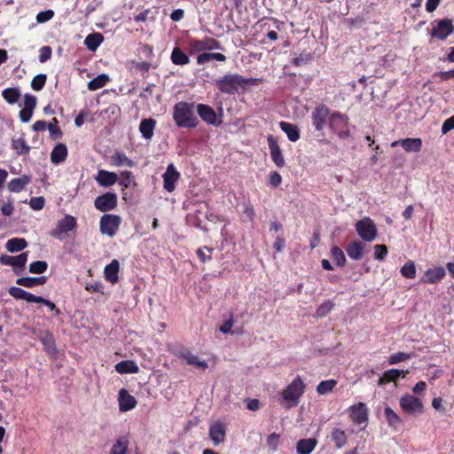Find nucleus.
<instances>
[{
	"instance_id": "nucleus-42",
	"label": "nucleus",
	"mask_w": 454,
	"mask_h": 454,
	"mask_svg": "<svg viewBox=\"0 0 454 454\" xmlns=\"http://www.w3.org/2000/svg\"><path fill=\"white\" fill-rule=\"evenodd\" d=\"M171 60L176 65H186L189 63V57L178 47H175L171 53Z\"/></svg>"
},
{
	"instance_id": "nucleus-18",
	"label": "nucleus",
	"mask_w": 454,
	"mask_h": 454,
	"mask_svg": "<svg viewBox=\"0 0 454 454\" xmlns=\"http://www.w3.org/2000/svg\"><path fill=\"white\" fill-rule=\"evenodd\" d=\"M137 405V400L134 396L129 394V392L121 388L119 391V407L121 411H128L135 408Z\"/></svg>"
},
{
	"instance_id": "nucleus-12",
	"label": "nucleus",
	"mask_w": 454,
	"mask_h": 454,
	"mask_svg": "<svg viewBox=\"0 0 454 454\" xmlns=\"http://www.w3.org/2000/svg\"><path fill=\"white\" fill-rule=\"evenodd\" d=\"M197 112L203 121L209 125L218 127L222 124L221 118L217 117L215 111L208 105L199 104Z\"/></svg>"
},
{
	"instance_id": "nucleus-30",
	"label": "nucleus",
	"mask_w": 454,
	"mask_h": 454,
	"mask_svg": "<svg viewBox=\"0 0 454 454\" xmlns=\"http://www.w3.org/2000/svg\"><path fill=\"white\" fill-rule=\"evenodd\" d=\"M364 247L360 241L351 242L346 248V252L349 258L358 261L363 257Z\"/></svg>"
},
{
	"instance_id": "nucleus-50",
	"label": "nucleus",
	"mask_w": 454,
	"mask_h": 454,
	"mask_svg": "<svg viewBox=\"0 0 454 454\" xmlns=\"http://www.w3.org/2000/svg\"><path fill=\"white\" fill-rule=\"evenodd\" d=\"M119 184L123 188L129 187L132 184L135 185L136 183L132 178V173L130 171H122L121 173V179L119 180Z\"/></svg>"
},
{
	"instance_id": "nucleus-23",
	"label": "nucleus",
	"mask_w": 454,
	"mask_h": 454,
	"mask_svg": "<svg viewBox=\"0 0 454 454\" xmlns=\"http://www.w3.org/2000/svg\"><path fill=\"white\" fill-rule=\"evenodd\" d=\"M47 281V277L41 276V277H25V278H19L16 279V284L20 286H25L27 288H32L36 286H42L44 285Z\"/></svg>"
},
{
	"instance_id": "nucleus-1",
	"label": "nucleus",
	"mask_w": 454,
	"mask_h": 454,
	"mask_svg": "<svg viewBox=\"0 0 454 454\" xmlns=\"http://www.w3.org/2000/svg\"><path fill=\"white\" fill-rule=\"evenodd\" d=\"M193 104L178 102L173 108V119L181 128H195L199 121L193 113Z\"/></svg>"
},
{
	"instance_id": "nucleus-7",
	"label": "nucleus",
	"mask_w": 454,
	"mask_h": 454,
	"mask_svg": "<svg viewBox=\"0 0 454 454\" xmlns=\"http://www.w3.org/2000/svg\"><path fill=\"white\" fill-rule=\"evenodd\" d=\"M76 227V220L74 216L66 215L65 217L59 220L55 229L50 231V235L59 240L66 238L68 231H74Z\"/></svg>"
},
{
	"instance_id": "nucleus-57",
	"label": "nucleus",
	"mask_w": 454,
	"mask_h": 454,
	"mask_svg": "<svg viewBox=\"0 0 454 454\" xmlns=\"http://www.w3.org/2000/svg\"><path fill=\"white\" fill-rule=\"evenodd\" d=\"M387 254V248L385 245L374 246V256L377 260H383Z\"/></svg>"
},
{
	"instance_id": "nucleus-27",
	"label": "nucleus",
	"mask_w": 454,
	"mask_h": 454,
	"mask_svg": "<svg viewBox=\"0 0 454 454\" xmlns=\"http://www.w3.org/2000/svg\"><path fill=\"white\" fill-rule=\"evenodd\" d=\"M156 121L152 118L142 120L139 125V131L141 132L143 137L145 139H151L153 136Z\"/></svg>"
},
{
	"instance_id": "nucleus-48",
	"label": "nucleus",
	"mask_w": 454,
	"mask_h": 454,
	"mask_svg": "<svg viewBox=\"0 0 454 454\" xmlns=\"http://www.w3.org/2000/svg\"><path fill=\"white\" fill-rule=\"evenodd\" d=\"M46 80L47 76L44 74H39L35 75L31 82L32 89L36 91L43 90L46 82Z\"/></svg>"
},
{
	"instance_id": "nucleus-6",
	"label": "nucleus",
	"mask_w": 454,
	"mask_h": 454,
	"mask_svg": "<svg viewBox=\"0 0 454 454\" xmlns=\"http://www.w3.org/2000/svg\"><path fill=\"white\" fill-rule=\"evenodd\" d=\"M399 403L402 410L408 414L414 415L424 411L421 399L411 394L401 396Z\"/></svg>"
},
{
	"instance_id": "nucleus-55",
	"label": "nucleus",
	"mask_w": 454,
	"mask_h": 454,
	"mask_svg": "<svg viewBox=\"0 0 454 454\" xmlns=\"http://www.w3.org/2000/svg\"><path fill=\"white\" fill-rule=\"evenodd\" d=\"M53 16H54V12L52 10L40 12L36 15V21L38 23H44V22L51 20Z\"/></svg>"
},
{
	"instance_id": "nucleus-20",
	"label": "nucleus",
	"mask_w": 454,
	"mask_h": 454,
	"mask_svg": "<svg viewBox=\"0 0 454 454\" xmlns=\"http://www.w3.org/2000/svg\"><path fill=\"white\" fill-rule=\"evenodd\" d=\"M97 183L103 187H109L114 185L118 181V176L114 172L106 170H98L97 176L95 177Z\"/></svg>"
},
{
	"instance_id": "nucleus-46",
	"label": "nucleus",
	"mask_w": 454,
	"mask_h": 454,
	"mask_svg": "<svg viewBox=\"0 0 454 454\" xmlns=\"http://www.w3.org/2000/svg\"><path fill=\"white\" fill-rule=\"evenodd\" d=\"M401 274L407 278H414L416 276V266L413 261H409L401 269Z\"/></svg>"
},
{
	"instance_id": "nucleus-8",
	"label": "nucleus",
	"mask_w": 454,
	"mask_h": 454,
	"mask_svg": "<svg viewBox=\"0 0 454 454\" xmlns=\"http://www.w3.org/2000/svg\"><path fill=\"white\" fill-rule=\"evenodd\" d=\"M121 223V218L119 215L106 214L100 218V231L105 235L114 237L119 230Z\"/></svg>"
},
{
	"instance_id": "nucleus-60",
	"label": "nucleus",
	"mask_w": 454,
	"mask_h": 454,
	"mask_svg": "<svg viewBox=\"0 0 454 454\" xmlns=\"http://www.w3.org/2000/svg\"><path fill=\"white\" fill-rule=\"evenodd\" d=\"M212 250L208 248L207 247H204L203 248H198L197 249V254L201 260L202 262H206L211 259V254Z\"/></svg>"
},
{
	"instance_id": "nucleus-17",
	"label": "nucleus",
	"mask_w": 454,
	"mask_h": 454,
	"mask_svg": "<svg viewBox=\"0 0 454 454\" xmlns=\"http://www.w3.org/2000/svg\"><path fill=\"white\" fill-rule=\"evenodd\" d=\"M446 272L443 267H434L426 270L424 277L420 279L422 283L436 284L445 276Z\"/></svg>"
},
{
	"instance_id": "nucleus-45",
	"label": "nucleus",
	"mask_w": 454,
	"mask_h": 454,
	"mask_svg": "<svg viewBox=\"0 0 454 454\" xmlns=\"http://www.w3.org/2000/svg\"><path fill=\"white\" fill-rule=\"evenodd\" d=\"M337 381L335 380H327L321 381L317 386V392L319 395H326L333 391V389L336 387Z\"/></svg>"
},
{
	"instance_id": "nucleus-9",
	"label": "nucleus",
	"mask_w": 454,
	"mask_h": 454,
	"mask_svg": "<svg viewBox=\"0 0 454 454\" xmlns=\"http://www.w3.org/2000/svg\"><path fill=\"white\" fill-rule=\"evenodd\" d=\"M454 31L452 20L450 19H443L441 20H434L431 30V35L440 40H445Z\"/></svg>"
},
{
	"instance_id": "nucleus-47",
	"label": "nucleus",
	"mask_w": 454,
	"mask_h": 454,
	"mask_svg": "<svg viewBox=\"0 0 454 454\" xmlns=\"http://www.w3.org/2000/svg\"><path fill=\"white\" fill-rule=\"evenodd\" d=\"M331 254L337 265L344 266L346 262V257L343 251L340 247L336 246L333 247L331 249Z\"/></svg>"
},
{
	"instance_id": "nucleus-14",
	"label": "nucleus",
	"mask_w": 454,
	"mask_h": 454,
	"mask_svg": "<svg viewBox=\"0 0 454 454\" xmlns=\"http://www.w3.org/2000/svg\"><path fill=\"white\" fill-rule=\"evenodd\" d=\"M180 174L176 169L175 166L173 164H169L167 167L166 172L163 174V186L166 191L168 192H172L176 185L175 184L179 179Z\"/></svg>"
},
{
	"instance_id": "nucleus-37",
	"label": "nucleus",
	"mask_w": 454,
	"mask_h": 454,
	"mask_svg": "<svg viewBox=\"0 0 454 454\" xmlns=\"http://www.w3.org/2000/svg\"><path fill=\"white\" fill-rule=\"evenodd\" d=\"M129 440L125 436H121L113 444L109 454H128Z\"/></svg>"
},
{
	"instance_id": "nucleus-19",
	"label": "nucleus",
	"mask_w": 454,
	"mask_h": 454,
	"mask_svg": "<svg viewBox=\"0 0 454 454\" xmlns=\"http://www.w3.org/2000/svg\"><path fill=\"white\" fill-rule=\"evenodd\" d=\"M209 436L215 445L223 442L225 438V427L223 423L215 422L209 427Z\"/></svg>"
},
{
	"instance_id": "nucleus-3",
	"label": "nucleus",
	"mask_w": 454,
	"mask_h": 454,
	"mask_svg": "<svg viewBox=\"0 0 454 454\" xmlns=\"http://www.w3.org/2000/svg\"><path fill=\"white\" fill-rule=\"evenodd\" d=\"M248 82L239 74H228L217 80L216 86L223 93L233 94L239 89H245Z\"/></svg>"
},
{
	"instance_id": "nucleus-26",
	"label": "nucleus",
	"mask_w": 454,
	"mask_h": 454,
	"mask_svg": "<svg viewBox=\"0 0 454 454\" xmlns=\"http://www.w3.org/2000/svg\"><path fill=\"white\" fill-rule=\"evenodd\" d=\"M317 441L314 438L301 439L296 444L298 454H310L316 448Z\"/></svg>"
},
{
	"instance_id": "nucleus-36",
	"label": "nucleus",
	"mask_w": 454,
	"mask_h": 454,
	"mask_svg": "<svg viewBox=\"0 0 454 454\" xmlns=\"http://www.w3.org/2000/svg\"><path fill=\"white\" fill-rule=\"evenodd\" d=\"M331 438L337 449L343 448L348 442V435L346 432L340 428H333L331 433Z\"/></svg>"
},
{
	"instance_id": "nucleus-53",
	"label": "nucleus",
	"mask_w": 454,
	"mask_h": 454,
	"mask_svg": "<svg viewBox=\"0 0 454 454\" xmlns=\"http://www.w3.org/2000/svg\"><path fill=\"white\" fill-rule=\"evenodd\" d=\"M58 120L56 118H53L51 121L48 124V129L51 133V136L56 139L62 136V132L60 129L58 127Z\"/></svg>"
},
{
	"instance_id": "nucleus-16",
	"label": "nucleus",
	"mask_w": 454,
	"mask_h": 454,
	"mask_svg": "<svg viewBox=\"0 0 454 454\" xmlns=\"http://www.w3.org/2000/svg\"><path fill=\"white\" fill-rule=\"evenodd\" d=\"M268 145L273 162L277 167L283 168L286 164V161L277 140L272 136L268 137Z\"/></svg>"
},
{
	"instance_id": "nucleus-43",
	"label": "nucleus",
	"mask_w": 454,
	"mask_h": 454,
	"mask_svg": "<svg viewBox=\"0 0 454 454\" xmlns=\"http://www.w3.org/2000/svg\"><path fill=\"white\" fill-rule=\"evenodd\" d=\"M12 147L19 155L28 153L30 151V146L26 143L25 139L22 137L12 138Z\"/></svg>"
},
{
	"instance_id": "nucleus-11",
	"label": "nucleus",
	"mask_w": 454,
	"mask_h": 454,
	"mask_svg": "<svg viewBox=\"0 0 454 454\" xmlns=\"http://www.w3.org/2000/svg\"><path fill=\"white\" fill-rule=\"evenodd\" d=\"M117 195L114 192H106L96 198L95 207L100 212L114 210L117 207Z\"/></svg>"
},
{
	"instance_id": "nucleus-5",
	"label": "nucleus",
	"mask_w": 454,
	"mask_h": 454,
	"mask_svg": "<svg viewBox=\"0 0 454 454\" xmlns=\"http://www.w3.org/2000/svg\"><path fill=\"white\" fill-rule=\"evenodd\" d=\"M356 231L359 237L367 242H372L376 239L377 228L373 221L369 217H364L356 223Z\"/></svg>"
},
{
	"instance_id": "nucleus-35",
	"label": "nucleus",
	"mask_w": 454,
	"mask_h": 454,
	"mask_svg": "<svg viewBox=\"0 0 454 454\" xmlns=\"http://www.w3.org/2000/svg\"><path fill=\"white\" fill-rule=\"evenodd\" d=\"M104 36L100 33H92L86 36L84 44L88 50L95 51L102 43Z\"/></svg>"
},
{
	"instance_id": "nucleus-41",
	"label": "nucleus",
	"mask_w": 454,
	"mask_h": 454,
	"mask_svg": "<svg viewBox=\"0 0 454 454\" xmlns=\"http://www.w3.org/2000/svg\"><path fill=\"white\" fill-rule=\"evenodd\" d=\"M192 46L197 51H203V50H213V49H219L220 45L217 41L212 38H207L204 40H199L192 43Z\"/></svg>"
},
{
	"instance_id": "nucleus-51",
	"label": "nucleus",
	"mask_w": 454,
	"mask_h": 454,
	"mask_svg": "<svg viewBox=\"0 0 454 454\" xmlns=\"http://www.w3.org/2000/svg\"><path fill=\"white\" fill-rule=\"evenodd\" d=\"M411 356H412L411 354H408V353H404V352H397V353L392 354L388 357L387 362L389 364H396L400 362L410 359Z\"/></svg>"
},
{
	"instance_id": "nucleus-59",
	"label": "nucleus",
	"mask_w": 454,
	"mask_h": 454,
	"mask_svg": "<svg viewBox=\"0 0 454 454\" xmlns=\"http://www.w3.org/2000/svg\"><path fill=\"white\" fill-rule=\"evenodd\" d=\"M51 48L50 46H43L40 49L39 61L44 63L51 58Z\"/></svg>"
},
{
	"instance_id": "nucleus-31",
	"label": "nucleus",
	"mask_w": 454,
	"mask_h": 454,
	"mask_svg": "<svg viewBox=\"0 0 454 454\" xmlns=\"http://www.w3.org/2000/svg\"><path fill=\"white\" fill-rule=\"evenodd\" d=\"M281 129L286 134L288 139L292 142H296L300 138V131L296 125L286 121L279 123Z\"/></svg>"
},
{
	"instance_id": "nucleus-25",
	"label": "nucleus",
	"mask_w": 454,
	"mask_h": 454,
	"mask_svg": "<svg viewBox=\"0 0 454 454\" xmlns=\"http://www.w3.org/2000/svg\"><path fill=\"white\" fill-rule=\"evenodd\" d=\"M408 371L390 369L383 373L379 379L380 385H385L387 383L395 381L399 377H405Z\"/></svg>"
},
{
	"instance_id": "nucleus-2",
	"label": "nucleus",
	"mask_w": 454,
	"mask_h": 454,
	"mask_svg": "<svg viewBox=\"0 0 454 454\" xmlns=\"http://www.w3.org/2000/svg\"><path fill=\"white\" fill-rule=\"evenodd\" d=\"M305 391V384L301 377H296L282 392L285 407L291 409L298 405Z\"/></svg>"
},
{
	"instance_id": "nucleus-29",
	"label": "nucleus",
	"mask_w": 454,
	"mask_h": 454,
	"mask_svg": "<svg viewBox=\"0 0 454 454\" xmlns=\"http://www.w3.org/2000/svg\"><path fill=\"white\" fill-rule=\"evenodd\" d=\"M67 156V147L64 144L57 145L51 151V160L54 164L63 162Z\"/></svg>"
},
{
	"instance_id": "nucleus-64",
	"label": "nucleus",
	"mask_w": 454,
	"mask_h": 454,
	"mask_svg": "<svg viewBox=\"0 0 454 454\" xmlns=\"http://www.w3.org/2000/svg\"><path fill=\"white\" fill-rule=\"evenodd\" d=\"M33 115V111L27 108H23L20 111V119L22 122L26 123L28 122Z\"/></svg>"
},
{
	"instance_id": "nucleus-32",
	"label": "nucleus",
	"mask_w": 454,
	"mask_h": 454,
	"mask_svg": "<svg viewBox=\"0 0 454 454\" xmlns=\"http://www.w3.org/2000/svg\"><path fill=\"white\" fill-rule=\"evenodd\" d=\"M401 146L407 153H418L421 150L422 140L418 137L401 139Z\"/></svg>"
},
{
	"instance_id": "nucleus-38",
	"label": "nucleus",
	"mask_w": 454,
	"mask_h": 454,
	"mask_svg": "<svg viewBox=\"0 0 454 454\" xmlns=\"http://www.w3.org/2000/svg\"><path fill=\"white\" fill-rule=\"evenodd\" d=\"M111 160H112L113 165H114L116 167L126 166V167L133 168L135 166V162L132 160H130L129 158H128L123 153H121V152H115L112 155Z\"/></svg>"
},
{
	"instance_id": "nucleus-40",
	"label": "nucleus",
	"mask_w": 454,
	"mask_h": 454,
	"mask_svg": "<svg viewBox=\"0 0 454 454\" xmlns=\"http://www.w3.org/2000/svg\"><path fill=\"white\" fill-rule=\"evenodd\" d=\"M2 96L8 104L14 105L20 98L21 93L19 88L13 87L4 89L2 91Z\"/></svg>"
},
{
	"instance_id": "nucleus-24",
	"label": "nucleus",
	"mask_w": 454,
	"mask_h": 454,
	"mask_svg": "<svg viewBox=\"0 0 454 454\" xmlns=\"http://www.w3.org/2000/svg\"><path fill=\"white\" fill-rule=\"evenodd\" d=\"M9 294L16 300H24L27 302H35L37 296L17 286L9 288Z\"/></svg>"
},
{
	"instance_id": "nucleus-63",
	"label": "nucleus",
	"mask_w": 454,
	"mask_h": 454,
	"mask_svg": "<svg viewBox=\"0 0 454 454\" xmlns=\"http://www.w3.org/2000/svg\"><path fill=\"white\" fill-rule=\"evenodd\" d=\"M454 129V114L444 121L442 125V133L446 134Z\"/></svg>"
},
{
	"instance_id": "nucleus-28",
	"label": "nucleus",
	"mask_w": 454,
	"mask_h": 454,
	"mask_svg": "<svg viewBox=\"0 0 454 454\" xmlns=\"http://www.w3.org/2000/svg\"><path fill=\"white\" fill-rule=\"evenodd\" d=\"M115 370L120 374L137 373L139 367L133 360H124L115 364Z\"/></svg>"
},
{
	"instance_id": "nucleus-34",
	"label": "nucleus",
	"mask_w": 454,
	"mask_h": 454,
	"mask_svg": "<svg viewBox=\"0 0 454 454\" xmlns=\"http://www.w3.org/2000/svg\"><path fill=\"white\" fill-rule=\"evenodd\" d=\"M27 247V242L22 238H13L5 244V248L10 253L20 252Z\"/></svg>"
},
{
	"instance_id": "nucleus-62",
	"label": "nucleus",
	"mask_w": 454,
	"mask_h": 454,
	"mask_svg": "<svg viewBox=\"0 0 454 454\" xmlns=\"http://www.w3.org/2000/svg\"><path fill=\"white\" fill-rule=\"evenodd\" d=\"M29 206L34 210H41L44 207V199L43 197L32 198Z\"/></svg>"
},
{
	"instance_id": "nucleus-52",
	"label": "nucleus",
	"mask_w": 454,
	"mask_h": 454,
	"mask_svg": "<svg viewBox=\"0 0 454 454\" xmlns=\"http://www.w3.org/2000/svg\"><path fill=\"white\" fill-rule=\"evenodd\" d=\"M42 342L45 348V350L50 355H55L57 353V349L55 347V342L53 337L51 335H47L42 339Z\"/></svg>"
},
{
	"instance_id": "nucleus-49",
	"label": "nucleus",
	"mask_w": 454,
	"mask_h": 454,
	"mask_svg": "<svg viewBox=\"0 0 454 454\" xmlns=\"http://www.w3.org/2000/svg\"><path fill=\"white\" fill-rule=\"evenodd\" d=\"M48 264L44 261H36L29 265V272L33 274H42L46 271Z\"/></svg>"
},
{
	"instance_id": "nucleus-10",
	"label": "nucleus",
	"mask_w": 454,
	"mask_h": 454,
	"mask_svg": "<svg viewBox=\"0 0 454 454\" xmlns=\"http://www.w3.org/2000/svg\"><path fill=\"white\" fill-rule=\"evenodd\" d=\"M330 110L325 105H319L311 113L312 125L317 131H322L327 120L329 121Z\"/></svg>"
},
{
	"instance_id": "nucleus-13",
	"label": "nucleus",
	"mask_w": 454,
	"mask_h": 454,
	"mask_svg": "<svg viewBox=\"0 0 454 454\" xmlns=\"http://www.w3.org/2000/svg\"><path fill=\"white\" fill-rule=\"evenodd\" d=\"M27 252L22 253L16 256L5 254L0 257V262L4 265L12 266L14 268L15 273L20 274L27 261Z\"/></svg>"
},
{
	"instance_id": "nucleus-4",
	"label": "nucleus",
	"mask_w": 454,
	"mask_h": 454,
	"mask_svg": "<svg viewBox=\"0 0 454 454\" xmlns=\"http://www.w3.org/2000/svg\"><path fill=\"white\" fill-rule=\"evenodd\" d=\"M329 128L340 139H346L350 136L348 117L346 114L333 113L329 117Z\"/></svg>"
},
{
	"instance_id": "nucleus-56",
	"label": "nucleus",
	"mask_w": 454,
	"mask_h": 454,
	"mask_svg": "<svg viewBox=\"0 0 454 454\" xmlns=\"http://www.w3.org/2000/svg\"><path fill=\"white\" fill-rule=\"evenodd\" d=\"M35 302L42 303V304L47 306L51 311H54L56 315H59L60 314L59 309L50 300H47V299H45V298H43L42 296H37Z\"/></svg>"
},
{
	"instance_id": "nucleus-44",
	"label": "nucleus",
	"mask_w": 454,
	"mask_h": 454,
	"mask_svg": "<svg viewBox=\"0 0 454 454\" xmlns=\"http://www.w3.org/2000/svg\"><path fill=\"white\" fill-rule=\"evenodd\" d=\"M108 80L109 77L107 74H101L88 82V89L90 90H97L104 87Z\"/></svg>"
},
{
	"instance_id": "nucleus-61",
	"label": "nucleus",
	"mask_w": 454,
	"mask_h": 454,
	"mask_svg": "<svg viewBox=\"0 0 454 454\" xmlns=\"http://www.w3.org/2000/svg\"><path fill=\"white\" fill-rule=\"evenodd\" d=\"M36 97L26 94L24 97V107L34 111L36 106Z\"/></svg>"
},
{
	"instance_id": "nucleus-39",
	"label": "nucleus",
	"mask_w": 454,
	"mask_h": 454,
	"mask_svg": "<svg viewBox=\"0 0 454 454\" xmlns=\"http://www.w3.org/2000/svg\"><path fill=\"white\" fill-rule=\"evenodd\" d=\"M385 418L390 427L397 428L402 425L403 419L401 417L390 407L387 406L384 411Z\"/></svg>"
},
{
	"instance_id": "nucleus-15",
	"label": "nucleus",
	"mask_w": 454,
	"mask_h": 454,
	"mask_svg": "<svg viewBox=\"0 0 454 454\" xmlns=\"http://www.w3.org/2000/svg\"><path fill=\"white\" fill-rule=\"evenodd\" d=\"M350 418L356 424H362L368 420V409L364 403H358L349 408Z\"/></svg>"
},
{
	"instance_id": "nucleus-54",
	"label": "nucleus",
	"mask_w": 454,
	"mask_h": 454,
	"mask_svg": "<svg viewBox=\"0 0 454 454\" xmlns=\"http://www.w3.org/2000/svg\"><path fill=\"white\" fill-rule=\"evenodd\" d=\"M333 303L330 301H326L324 303H322L317 309V316L325 317L333 309Z\"/></svg>"
},
{
	"instance_id": "nucleus-58",
	"label": "nucleus",
	"mask_w": 454,
	"mask_h": 454,
	"mask_svg": "<svg viewBox=\"0 0 454 454\" xmlns=\"http://www.w3.org/2000/svg\"><path fill=\"white\" fill-rule=\"evenodd\" d=\"M282 182V176L277 171H272L269 175V184L274 188L279 186Z\"/></svg>"
},
{
	"instance_id": "nucleus-33",
	"label": "nucleus",
	"mask_w": 454,
	"mask_h": 454,
	"mask_svg": "<svg viewBox=\"0 0 454 454\" xmlns=\"http://www.w3.org/2000/svg\"><path fill=\"white\" fill-rule=\"evenodd\" d=\"M31 182L29 176L24 175L21 177L12 179L8 184V189L12 192H21Z\"/></svg>"
},
{
	"instance_id": "nucleus-21",
	"label": "nucleus",
	"mask_w": 454,
	"mask_h": 454,
	"mask_svg": "<svg viewBox=\"0 0 454 454\" xmlns=\"http://www.w3.org/2000/svg\"><path fill=\"white\" fill-rule=\"evenodd\" d=\"M179 356L183 358L187 364L193 365L196 368L205 370L208 366L206 361L200 360L197 356L193 355L188 349L182 350Z\"/></svg>"
},
{
	"instance_id": "nucleus-22",
	"label": "nucleus",
	"mask_w": 454,
	"mask_h": 454,
	"mask_svg": "<svg viewBox=\"0 0 454 454\" xmlns=\"http://www.w3.org/2000/svg\"><path fill=\"white\" fill-rule=\"evenodd\" d=\"M120 270V262L118 260L114 259L111 262L110 264L106 265L104 270L105 278L114 284L118 281V272Z\"/></svg>"
}]
</instances>
